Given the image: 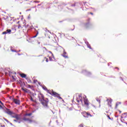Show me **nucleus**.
I'll list each match as a JSON object with an SVG mask.
<instances>
[{"label":"nucleus","mask_w":127,"mask_h":127,"mask_svg":"<svg viewBox=\"0 0 127 127\" xmlns=\"http://www.w3.org/2000/svg\"><path fill=\"white\" fill-rule=\"evenodd\" d=\"M43 89L45 90V91H47V92L50 95H52V96H54V97H56L58 99H62V98L59 96V94L53 91V90H48L47 88H46L45 86H43Z\"/></svg>","instance_id":"f257e3e1"},{"label":"nucleus","mask_w":127,"mask_h":127,"mask_svg":"<svg viewBox=\"0 0 127 127\" xmlns=\"http://www.w3.org/2000/svg\"><path fill=\"white\" fill-rule=\"evenodd\" d=\"M83 101L86 106L89 105V101H88V99L86 97V96H84L83 97V99L82 100L80 99V102H81L82 104H83Z\"/></svg>","instance_id":"f03ea898"},{"label":"nucleus","mask_w":127,"mask_h":127,"mask_svg":"<svg viewBox=\"0 0 127 127\" xmlns=\"http://www.w3.org/2000/svg\"><path fill=\"white\" fill-rule=\"evenodd\" d=\"M48 99L47 98H45L43 100L41 101V103L44 107H47L48 105Z\"/></svg>","instance_id":"7ed1b4c3"},{"label":"nucleus","mask_w":127,"mask_h":127,"mask_svg":"<svg viewBox=\"0 0 127 127\" xmlns=\"http://www.w3.org/2000/svg\"><path fill=\"white\" fill-rule=\"evenodd\" d=\"M81 114L83 116V117H84V118H89V117H93V116H92V115H91L90 113H87L85 111L82 112Z\"/></svg>","instance_id":"20e7f679"},{"label":"nucleus","mask_w":127,"mask_h":127,"mask_svg":"<svg viewBox=\"0 0 127 127\" xmlns=\"http://www.w3.org/2000/svg\"><path fill=\"white\" fill-rule=\"evenodd\" d=\"M11 118H14L17 121L20 120V116L15 113H14L13 115H11Z\"/></svg>","instance_id":"39448f33"},{"label":"nucleus","mask_w":127,"mask_h":127,"mask_svg":"<svg viewBox=\"0 0 127 127\" xmlns=\"http://www.w3.org/2000/svg\"><path fill=\"white\" fill-rule=\"evenodd\" d=\"M38 98L40 102H42L43 100H44V99H45L44 98V96H43V95L41 93H39L38 94Z\"/></svg>","instance_id":"423d86ee"},{"label":"nucleus","mask_w":127,"mask_h":127,"mask_svg":"<svg viewBox=\"0 0 127 127\" xmlns=\"http://www.w3.org/2000/svg\"><path fill=\"white\" fill-rule=\"evenodd\" d=\"M23 120L25 122H28V123H29L30 124H31V123L33 122L32 120L30 119L29 118H26L25 117H24Z\"/></svg>","instance_id":"0eeeda50"},{"label":"nucleus","mask_w":127,"mask_h":127,"mask_svg":"<svg viewBox=\"0 0 127 127\" xmlns=\"http://www.w3.org/2000/svg\"><path fill=\"white\" fill-rule=\"evenodd\" d=\"M6 113L8 115H10V116H11H11H13V114H14V113L12 112V111H10V110L9 109H6Z\"/></svg>","instance_id":"6e6552de"},{"label":"nucleus","mask_w":127,"mask_h":127,"mask_svg":"<svg viewBox=\"0 0 127 127\" xmlns=\"http://www.w3.org/2000/svg\"><path fill=\"white\" fill-rule=\"evenodd\" d=\"M13 102H14V103L16 104V105H20V100L18 99H13Z\"/></svg>","instance_id":"1a4fd4ad"},{"label":"nucleus","mask_w":127,"mask_h":127,"mask_svg":"<svg viewBox=\"0 0 127 127\" xmlns=\"http://www.w3.org/2000/svg\"><path fill=\"white\" fill-rule=\"evenodd\" d=\"M49 53H50L51 54V56H52V57H49L50 61H53V59H55V58H54V55H53L52 52H51L50 51H49Z\"/></svg>","instance_id":"9d476101"},{"label":"nucleus","mask_w":127,"mask_h":127,"mask_svg":"<svg viewBox=\"0 0 127 127\" xmlns=\"http://www.w3.org/2000/svg\"><path fill=\"white\" fill-rule=\"evenodd\" d=\"M11 32V30H10V29H7V30H6L5 31L3 32L2 33V34H7V33H8V34H10Z\"/></svg>","instance_id":"9b49d317"},{"label":"nucleus","mask_w":127,"mask_h":127,"mask_svg":"<svg viewBox=\"0 0 127 127\" xmlns=\"http://www.w3.org/2000/svg\"><path fill=\"white\" fill-rule=\"evenodd\" d=\"M66 54H67V53H66V52H65V50H64L62 56H63L64 58H68V56L66 55Z\"/></svg>","instance_id":"f8f14e48"},{"label":"nucleus","mask_w":127,"mask_h":127,"mask_svg":"<svg viewBox=\"0 0 127 127\" xmlns=\"http://www.w3.org/2000/svg\"><path fill=\"white\" fill-rule=\"evenodd\" d=\"M76 96H78V97H76V101L77 103L80 102V94H76Z\"/></svg>","instance_id":"ddd939ff"},{"label":"nucleus","mask_w":127,"mask_h":127,"mask_svg":"<svg viewBox=\"0 0 127 127\" xmlns=\"http://www.w3.org/2000/svg\"><path fill=\"white\" fill-rule=\"evenodd\" d=\"M107 101L108 102V105L109 106V107H112V105H111V104H112V100H110L109 99H107Z\"/></svg>","instance_id":"4468645a"},{"label":"nucleus","mask_w":127,"mask_h":127,"mask_svg":"<svg viewBox=\"0 0 127 127\" xmlns=\"http://www.w3.org/2000/svg\"><path fill=\"white\" fill-rule=\"evenodd\" d=\"M20 76H21V77H22V78H25V77H26V75L24 73L21 74Z\"/></svg>","instance_id":"2eb2a0df"},{"label":"nucleus","mask_w":127,"mask_h":127,"mask_svg":"<svg viewBox=\"0 0 127 127\" xmlns=\"http://www.w3.org/2000/svg\"><path fill=\"white\" fill-rule=\"evenodd\" d=\"M22 90L24 91V92H25L26 93H28V89L25 88H22Z\"/></svg>","instance_id":"dca6fc26"},{"label":"nucleus","mask_w":127,"mask_h":127,"mask_svg":"<svg viewBox=\"0 0 127 127\" xmlns=\"http://www.w3.org/2000/svg\"><path fill=\"white\" fill-rule=\"evenodd\" d=\"M32 115V113L26 114L24 115V117H27V116L30 117V116H31Z\"/></svg>","instance_id":"f3484780"},{"label":"nucleus","mask_w":127,"mask_h":127,"mask_svg":"<svg viewBox=\"0 0 127 127\" xmlns=\"http://www.w3.org/2000/svg\"><path fill=\"white\" fill-rule=\"evenodd\" d=\"M87 46L88 48H89V49H92V48H91V45H90V44H89V43H86Z\"/></svg>","instance_id":"a211bd4d"},{"label":"nucleus","mask_w":127,"mask_h":127,"mask_svg":"<svg viewBox=\"0 0 127 127\" xmlns=\"http://www.w3.org/2000/svg\"><path fill=\"white\" fill-rule=\"evenodd\" d=\"M84 73L85 74V75H89V74H90V72L85 70L84 71Z\"/></svg>","instance_id":"6ab92c4d"},{"label":"nucleus","mask_w":127,"mask_h":127,"mask_svg":"<svg viewBox=\"0 0 127 127\" xmlns=\"http://www.w3.org/2000/svg\"><path fill=\"white\" fill-rule=\"evenodd\" d=\"M96 101L98 102L99 104H101V100H100V99L97 98Z\"/></svg>","instance_id":"aec40b11"},{"label":"nucleus","mask_w":127,"mask_h":127,"mask_svg":"<svg viewBox=\"0 0 127 127\" xmlns=\"http://www.w3.org/2000/svg\"><path fill=\"white\" fill-rule=\"evenodd\" d=\"M121 104V102H117L116 103V107H118V106H119V105Z\"/></svg>","instance_id":"412c9836"},{"label":"nucleus","mask_w":127,"mask_h":127,"mask_svg":"<svg viewBox=\"0 0 127 127\" xmlns=\"http://www.w3.org/2000/svg\"><path fill=\"white\" fill-rule=\"evenodd\" d=\"M37 35H38V33L36 35H35V36H33L32 38H35V37H36L37 36Z\"/></svg>","instance_id":"4be33fe9"},{"label":"nucleus","mask_w":127,"mask_h":127,"mask_svg":"<svg viewBox=\"0 0 127 127\" xmlns=\"http://www.w3.org/2000/svg\"><path fill=\"white\" fill-rule=\"evenodd\" d=\"M30 100L32 101V102H34V100H33V98H32V97L30 98Z\"/></svg>","instance_id":"5701e85b"},{"label":"nucleus","mask_w":127,"mask_h":127,"mask_svg":"<svg viewBox=\"0 0 127 127\" xmlns=\"http://www.w3.org/2000/svg\"><path fill=\"white\" fill-rule=\"evenodd\" d=\"M11 51H12V52H16V51L13 50L12 49H11Z\"/></svg>","instance_id":"b1692460"},{"label":"nucleus","mask_w":127,"mask_h":127,"mask_svg":"<svg viewBox=\"0 0 127 127\" xmlns=\"http://www.w3.org/2000/svg\"><path fill=\"white\" fill-rule=\"evenodd\" d=\"M76 108H79V104L76 105Z\"/></svg>","instance_id":"393cba45"},{"label":"nucleus","mask_w":127,"mask_h":127,"mask_svg":"<svg viewBox=\"0 0 127 127\" xmlns=\"http://www.w3.org/2000/svg\"><path fill=\"white\" fill-rule=\"evenodd\" d=\"M4 121H5V122H7V123H8V120L6 119H4Z\"/></svg>","instance_id":"a878e982"},{"label":"nucleus","mask_w":127,"mask_h":127,"mask_svg":"<svg viewBox=\"0 0 127 127\" xmlns=\"http://www.w3.org/2000/svg\"><path fill=\"white\" fill-rule=\"evenodd\" d=\"M12 78L13 79V80H15V78H14V76H13V75H12Z\"/></svg>","instance_id":"bb28decb"},{"label":"nucleus","mask_w":127,"mask_h":127,"mask_svg":"<svg viewBox=\"0 0 127 127\" xmlns=\"http://www.w3.org/2000/svg\"><path fill=\"white\" fill-rule=\"evenodd\" d=\"M34 2L36 3H38V2H39V1H34Z\"/></svg>","instance_id":"cd10ccee"},{"label":"nucleus","mask_w":127,"mask_h":127,"mask_svg":"<svg viewBox=\"0 0 127 127\" xmlns=\"http://www.w3.org/2000/svg\"><path fill=\"white\" fill-rule=\"evenodd\" d=\"M127 116V113H125L124 114V115H123V117L124 116Z\"/></svg>","instance_id":"c85d7f7f"},{"label":"nucleus","mask_w":127,"mask_h":127,"mask_svg":"<svg viewBox=\"0 0 127 127\" xmlns=\"http://www.w3.org/2000/svg\"><path fill=\"white\" fill-rule=\"evenodd\" d=\"M0 103L1 104V105H3V104L1 102V101H0Z\"/></svg>","instance_id":"c756f323"},{"label":"nucleus","mask_w":127,"mask_h":127,"mask_svg":"<svg viewBox=\"0 0 127 127\" xmlns=\"http://www.w3.org/2000/svg\"><path fill=\"white\" fill-rule=\"evenodd\" d=\"M28 18L29 19L30 18V15H29Z\"/></svg>","instance_id":"7c9ffc66"},{"label":"nucleus","mask_w":127,"mask_h":127,"mask_svg":"<svg viewBox=\"0 0 127 127\" xmlns=\"http://www.w3.org/2000/svg\"><path fill=\"white\" fill-rule=\"evenodd\" d=\"M46 61V62H48V59H47Z\"/></svg>","instance_id":"2f4dec72"},{"label":"nucleus","mask_w":127,"mask_h":127,"mask_svg":"<svg viewBox=\"0 0 127 127\" xmlns=\"http://www.w3.org/2000/svg\"><path fill=\"white\" fill-rule=\"evenodd\" d=\"M2 108V106H1L0 105V109H1Z\"/></svg>","instance_id":"473e14b6"},{"label":"nucleus","mask_w":127,"mask_h":127,"mask_svg":"<svg viewBox=\"0 0 127 127\" xmlns=\"http://www.w3.org/2000/svg\"><path fill=\"white\" fill-rule=\"evenodd\" d=\"M80 127H83V124L80 125Z\"/></svg>","instance_id":"72a5a7b5"},{"label":"nucleus","mask_w":127,"mask_h":127,"mask_svg":"<svg viewBox=\"0 0 127 127\" xmlns=\"http://www.w3.org/2000/svg\"><path fill=\"white\" fill-rule=\"evenodd\" d=\"M14 122H17V120H14Z\"/></svg>","instance_id":"f704fd0d"},{"label":"nucleus","mask_w":127,"mask_h":127,"mask_svg":"<svg viewBox=\"0 0 127 127\" xmlns=\"http://www.w3.org/2000/svg\"><path fill=\"white\" fill-rule=\"evenodd\" d=\"M90 14H93V13H92V12H90Z\"/></svg>","instance_id":"c9c22d12"},{"label":"nucleus","mask_w":127,"mask_h":127,"mask_svg":"<svg viewBox=\"0 0 127 127\" xmlns=\"http://www.w3.org/2000/svg\"><path fill=\"white\" fill-rule=\"evenodd\" d=\"M2 127H4V126H1Z\"/></svg>","instance_id":"e433bc0d"},{"label":"nucleus","mask_w":127,"mask_h":127,"mask_svg":"<svg viewBox=\"0 0 127 127\" xmlns=\"http://www.w3.org/2000/svg\"><path fill=\"white\" fill-rule=\"evenodd\" d=\"M56 122H57V123H58V121H57Z\"/></svg>","instance_id":"4c0bfd02"},{"label":"nucleus","mask_w":127,"mask_h":127,"mask_svg":"<svg viewBox=\"0 0 127 127\" xmlns=\"http://www.w3.org/2000/svg\"><path fill=\"white\" fill-rule=\"evenodd\" d=\"M59 34H60V35H61V33H59Z\"/></svg>","instance_id":"58836bf2"},{"label":"nucleus","mask_w":127,"mask_h":127,"mask_svg":"<svg viewBox=\"0 0 127 127\" xmlns=\"http://www.w3.org/2000/svg\"><path fill=\"white\" fill-rule=\"evenodd\" d=\"M18 55H20V54H18Z\"/></svg>","instance_id":"ea45409f"},{"label":"nucleus","mask_w":127,"mask_h":127,"mask_svg":"<svg viewBox=\"0 0 127 127\" xmlns=\"http://www.w3.org/2000/svg\"><path fill=\"white\" fill-rule=\"evenodd\" d=\"M19 123H20V122H19Z\"/></svg>","instance_id":"a19ab883"},{"label":"nucleus","mask_w":127,"mask_h":127,"mask_svg":"<svg viewBox=\"0 0 127 127\" xmlns=\"http://www.w3.org/2000/svg\"><path fill=\"white\" fill-rule=\"evenodd\" d=\"M15 74H16V72H15Z\"/></svg>","instance_id":"79ce46f5"},{"label":"nucleus","mask_w":127,"mask_h":127,"mask_svg":"<svg viewBox=\"0 0 127 127\" xmlns=\"http://www.w3.org/2000/svg\"><path fill=\"white\" fill-rule=\"evenodd\" d=\"M38 5H40V4H38Z\"/></svg>","instance_id":"37998d69"}]
</instances>
